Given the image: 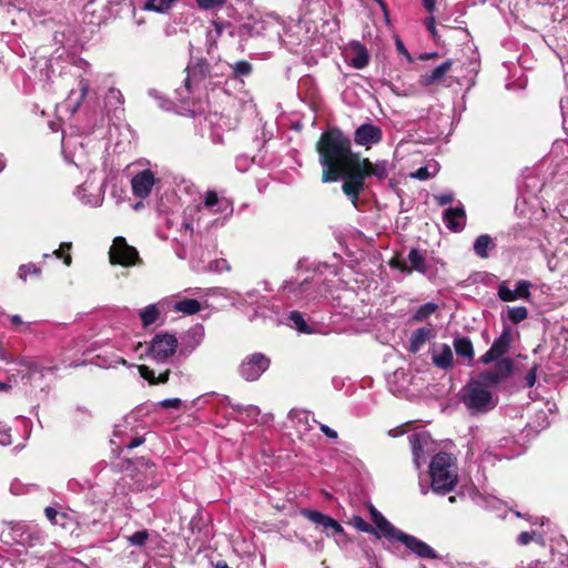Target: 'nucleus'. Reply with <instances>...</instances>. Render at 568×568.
Wrapping results in <instances>:
<instances>
[{
	"label": "nucleus",
	"instance_id": "cd10ccee",
	"mask_svg": "<svg viewBox=\"0 0 568 568\" xmlns=\"http://www.w3.org/2000/svg\"><path fill=\"white\" fill-rule=\"evenodd\" d=\"M369 514L374 528L378 530L377 539L384 537L387 541L393 542L400 530L390 524L383 514L372 505L369 506Z\"/></svg>",
	"mask_w": 568,
	"mask_h": 568
},
{
	"label": "nucleus",
	"instance_id": "37998d69",
	"mask_svg": "<svg viewBox=\"0 0 568 568\" xmlns=\"http://www.w3.org/2000/svg\"><path fill=\"white\" fill-rule=\"evenodd\" d=\"M453 345L458 357L465 358L469 362L474 359V346L469 337H455Z\"/></svg>",
	"mask_w": 568,
	"mask_h": 568
},
{
	"label": "nucleus",
	"instance_id": "4468645a",
	"mask_svg": "<svg viewBox=\"0 0 568 568\" xmlns=\"http://www.w3.org/2000/svg\"><path fill=\"white\" fill-rule=\"evenodd\" d=\"M94 171L90 170L87 180L78 185L73 192L77 200L90 207H100L104 200L105 182H95Z\"/></svg>",
	"mask_w": 568,
	"mask_h": 568
},
{
	"label": "nucleus",
	"instance_id": "f03ea898",
	"mask_svg": "<svg viewBox=\"0 0 568 568\" xmlns=\"http://www.w3.org/2000/svg\"><path fill=\"white\" fill-rule=\"evenodd\" d=\"M234 212L233 201L219 196L215 191H207L203 201L193 206H186L179 231L184 233H203L225 225Z\"/></svg>",
	"mask_w": 568,
	"mask_h": 568
},
{
	"label": "nucleus",
	"instance_id": "20e7f679",
	"mask_svg": "<svg viewBox=\"0 0 568 568\" xmlns=\"http://www.w3.org/2000/svg\"><path fill=\"white\" fill-rule=\"evenodd\" d=\"M341 267L327 263H317L312 267V274L301 282L293 280L284 281L281 291L284 296L297 304L307 305L314 302H321L328 297L332 288V280L338 275Z\"/></svg>",
	"mask_w": 568,
	"mask_h": 568
},
{
	"label": "nucleus",
	"instance_id": "412c9836",
	"mask_svg": "<svg viewBox=\"0 0 568 568\" xmlns=\"http://www.w3.org/2000/svg\"><path fill=\"white\" fill-rule=\"evenodd\" d=\"M302 514L317 527H322L327 537L344 538L346 536L343 526L333 517L314 509H303Z\"/></svg>",
	"mask_w": 568,
	"mask_h": 568
},
{
	"label": "nucleus",
	"instance_id": "4be33fe9",
	"mask_svg": "<svg viewBox=\"0 0 568 568\" xmlns=\"http://www.w3.org/2000/svg\"><path fill=\"white\" fill-rule=\"evenodd\" d=\"M413 453V462L416 468L426 464L427 454L432 450L433 439L427 430L415 432L408 436Z\"/></svg>",
	"mask_w": 568,
	"mask_h": 568
},
{
	"label": "nucleus",
	"instance_id": "9b49d317",
	"mask_svg": "<svg viewBox=\"0 0 568 568\" xmlns=\"http://www.w3.org/2000/svg\"><path fill=\"white\" fill-rule=\"evenodd\" d=\"M428 114L423 122L429 134L435 139H444L448 141V138L453 134L454 126L459 122L462 118L460 110L446 109V112H440L435 109H427Z\"/></svg>",
	"mask_w": 568,
	"mask_h": 568
},
{
	"label": "nucleus",
	"instance_id": "393cba45",
	"mask_svg": "<svg viewBox=\"0 0 568 568\" xmlns=\"http://www.w3.org/2000/svg\"><path fill=\"white\" fill-rule=\"evenodd\" d=\"M343 58L349 67L357 70L367 67L371 60L367 48L359 41H351L343 49Z\"/></svg>",
	"mask_w": 568,
	"mask_h": 568
},
{
	"label": "nucleus",
	"instance_id": "72a5a7b5",
	"mask_svg": "<svg viewBox=\"0 0 568 568\" xmlns=\"http://www.w3.org/2000/svg\"><path fill=\"white\" fill-rule=\"evenodd\" d=\"M407 260L412 270L427 276L428 278L434 276L432 267L427 264L424 254L417 247L410 248Z\"/></svg>",
	"mask_w": 568,
	"mask_h": 568
},
{
	"label": "nucleus",
	"instance_id": "f8f14e48",
	"mask_svg": "<svg viewBox=\"0 0 568 568\" xmlns=\"http://www.w3.org/2000/svg\"><path fill=\"white\" fill-rule=\"evenodd\" d=\"M179 339L173 333L159 332L146 344L145 356L156 363H168L176 353Z\"/></svg>",
	"mask_w": 568,
	"mask_h": 568
},
{
	"label": "nucleus",
	"instance_id": "e2e57ef3",
	"mask_svg": "<svg viewBox=\"0 0 568 568\" xmlns=\"http://www.w3.org/2000/svg\"><path fill=\"white\" fill-rule=\"evenodd\" d=\"M235 77H246L252 72V64L245 60L234 63L232 67Z\"/></svg>",
	"mask_w": 568,
	"mask_h": 568
},
{
	"label": "nucleus",
	"instance_id": "b1692460",
	"mask_svg": "<svg viewBox=\"0 0 568 568\" xmlns=\"http://www.w3.org/2000/svg\"><path fill=\"white\" fill-rule=\"evenodd\" d=\"M394 541L402 542L408 550L422 559H436L438 558L437 551L425 541L415 536L399 531Z\"/></svg>",
	"mask_w": 568,
	"mask_h": 568
},
{
	"label": "nucleus",
	"instance_id": "052dcab7",
	"mask_svg": "<svg viewBox=\"0 0 568 568\" xmlns=\"http://www.w3.org/2000/svg\"><path fill=\"white\" fill-rule=\"evenodd\" d=\"M149 537V531L146 529H142L128 536L126 540L131 546L143 547L146 544Z\"/></svg>",
	"mask_w": 568,
	"mask_h": 568
},
{
	"label": "nucleus",
	"instance_id": "13d9d810",
	"mask_svg": "<svg viewBox=\"0 0 568 568\" xmlns=\"http://www.w3.org/2000/svg\"><path fill=\"white\" fill-rule=\"evenodd\" d=\"M352 523L358 531L373 535L377 538L378 530L375 529L373 525L368 524L363 517L355 515L353 516Z\"/></svg>",
	"mask_w": 568,
	"mask_h": 568
},
{
	"label": "nucleus",
	"instance_id": "bf43d9fd",
	"mask_svg": "<svg viewBox=\"0 0 568 568\" xmlns=\"http://www.w3.org/2000/svg\"><path fill=\"white\" fill-rule=\"evenodd\" d=\"M243 301L247 302L250 306L260 307L264 301H267L264 295L261 294L258 290H248L243 295Z\"/></svg>",
	"mask_w": 568,
	"mask_h": 568
},
{
	"label": "nucleus",
	"instance_id": "a878e982",
	"mask_svg": "<svg viewBox=\"0 0 568 568\" xmlns=\"http://www.w3.org/2000/svg\"><path fill=\"white\" fill-rule=\"evenodd\" d=\"M532 284L528 280H519L516 282L515 288L508 286L507 281L499 283L497 296L503 302H515L518 300H528L530 297V288Z\"/></svg>",
	"mask_w": 568,
	"mask_h": 568
},
{
	"label": "nucleus",
	"instance_id": "ddd939ff",
	"mask_svg": "<svg viewBox=\"0 0 568 568\" xmlns=\"http://www.w3.org/2000/svg\"><path fill=\"white\" fill-rule=\"evenodd\" d=\"M364 160L355 162V164L346 168L339 180H343L342 190L346 196L356 206L361 192L365 187V166Z\"/></svg>",
	"mask_w": 568,
	"mask_h": 568
},
{
	"label": "nucleus",
	"instance_id": "f257e3e1",
	"mask_svg": "<svg viewBox=\"0 0 568 568\" xmlns=\"http://www.w3.org/2000/svg\"><path fill=\"white\" fill-rule=\"evenodd\" d=\"M116 111L124 109H40L39 116L52 132H62L61 151L64 161L79 170L88 169V154L82 141V134L101 131V135L112 136V130L118 129L113 118Z\"/></svg>",
	"mask_w": 568,
	"mask_h": 568
},
{
	"label": "nucleus",
	"instance_id": "9d476101",
	"mask_svg": "<svg viewBox=\"0 0 568 568\" xmlns=\"http://www.w3.org/2000/svg\"><path fill=\"white\" fill-rule=\"evenodd\" d=\"M211 78V65L206 59H197L186 67L184 89L189 93L183 102L200 103L207 94L209 79Z\"/></svg>",
	"mask_w": 568,
	"mask_h": 568
},
{
	"label": "nucleus",
	"instance_id": "49530a36",
	"mask_svg": "<svg viewBox=\"0 0 568 568\" xmlns=\"http://www.w3.org/2000/svg\"><path fill=\"white\" fill-rule=\"evenodd\" d=\"M139 316L144 328L153 325L160 317L158 304H149L139 311Z\"/></svg>",
	"mask_w": 568,
	"mask_h": 568
},
{
	"label": "nucleus",
	"instance_id": "09e8293b",
	"mask_svg": "<svg viewBox=\"0 0 568 568\" xmlns=\"http://www.w3.org/2000/svg\"><path fill=\"white\" fill-rule=\"evenodd\" d=\"M470 498L474 504H476L477 506H479L480 508H484V509H494L496 507V505L499 503V500L497 498H495L493 496H486V495L481 494L480 491H478L477 489H474L470 493Z\"/></svg>",
	"mask_w": 568,
	"mask_h": 568
},
{
	"label": "nucleus",
	"instance_id": "8fccbe9b",
	"mask_svg": "<svg viewBox=\"0 0 568 568\" xmlns=\"http://www.w3.org/2000/svg\"><path fill=\"white\" fill-rule=\"evenodd\" d=\"M258 125L261 126V136L255 138L256 146L262 149L266 142L273 139L275 125L267 124V122H263L262 118H258Z\"/></svg>",
	"mask_w": 568,
	"mask_h": 568
},
{
	"label": "nucleus",
	"instance_id": "e433bc0d",
	"mask_svg": "<svg viewBox=\"0 0 568 568\" xmlns=\"http://www.w3.org/2000/svg\"><path fill=\"white\" fill-rule=\"evenodd\" d=\"M298 95L304 103L308 104V106H317L318 93L311 78H305L300 82Z\"/></svg>",
	"mask_w": 568,
	"mask_h": 568
},
{
	"label": "nucleus",
	"instance_id": "bb28decb",
	"mask_svg": "<svg viewBox=\"0 0 568 568\" xmlns=\"http://www.w3.org/2000/svg\"><path fill=\"white\" fill-rule=\"evenodd\" d=\"M545 258L550 272L568 273V240L561 242L552 253L545 252Z\"/></svg>",
	"mask_w": 568,
	"mask_h": 568
},
{
	"label": "nucleus",
	"instance_id": "aec40b11",
	"mask_svg": "<svg viewBox=\"0 0 568 568\" xmlns=\"http://www.w3.org/2000/svg\"><path fill=\"white\" fill-rule=\"evenodd\" d=\"M513 341V328L509 324L504 323L500 335L495 338L489 349L479 358V362L487 365L504 358V355L511 347Z\"/></svg>",
	"mask_w": 568,
	"mask_h": 568
},
{
	"label": "nucleus",
	"instance_id": "a18cd8bd",
	"mask_svg": "<svg viewBox=\"0 0 568 568\" xmlns=\"http://www.w3.org/2000/svg\"><path fill=\"white\" fill-rule=\"evenodd\" d=\"M528 317V310L526 306L507 307L505 313H501L503 324L507 322L511 324H519Z\"/></svg>",
	"mask_w": 568,
	"mask_h": 568
},
{
	"label": "nucleus",
	"instance_id": "4c0bfd02",
	"mask_svg": "<svg viewBox=\"0 0 568 568\" xmlns=\"http://www.w3.org/2000/svg\"><path fill=\"white\" fill-rule=\"evenodd\" d=\"M433 363L442 369H447L453 366V351L449 345L442 344L438 349L432 354Z\"/></svg>",
	"mask_w": 568,
	"mask_h": 568
},
{
	"label": "nucleus",
	"instance_id": "680f3d73",
	"mask_svg": "<svg viewBox=\"0 0 568 568\" xmlns=\"http://www.w3.org/2000/svg\"><path fill=\"white\" fill-rule=\"evenodd\" d=\"M556 211L562 219L568 220V191L560 190V199L556 204Z\"/></svg>",
	"mask_w": 568,
	"mask_h": 568
},
{
	"label": "nucleus",
	"instance_id": "4d7b16f0",
	"mask_svg": "<svg viewBox=\"0 0 568 568\" xmlns=\"http://www.w3.org/2000/svg\"><path fill=\"white\" fill-rule=\"evenodd\" d=\"M176 0H148L144 4L145 10L165 12L172 8Z\"/></svg>",
	"mask_w": 568,
	"mask_h": 568
},
{
	"label": "nucleus",
	"instance_id": "de8ad7c7",
	"mask_svg": "<svg viewBox=\"0 0 568 568\" xmlns=\"http://www.w3.org/2000/svg\"><path fill=\"white\" fill-rule=\"evenodd\" d=\"M173 310L185 315H193L201 311V304L194 298H184L173 304Z\"/></svg>",
	"mask_w": 568,
	"mask_h": 568
},
{
	"label": "nucleus",
	"instance_id": "7c9ffc66",
	"mask_svg": "<svg viewBox=\"0 0 568 568\" xmlns=\"http://www.w3.org/2000/svg\"><path fill=\"white\" fill-rule=\"evenodd\" d=\"M446 227L454 233L462 232L466 226V210L462 203L443 212Z\"/></svg>",
	"mask_w": 568,
	"mask_h": 568
},
{
	"label": "nucleus",
	"instance_id": "6e6d98bb",
	"mask_svg": "<svg viewBox=\"0 0 568 568\" xmlns=\"http://www.w3.org/2000/svg\"><path fill=\"white\" fill-rule=\"evenodd\" d=\"M124 103L122 92L116 88H110L104 97V106H119Z\"/></svg>",
	"mask_w": 568,
	"mask_h": 568
},
{
	"label": "nucleus",
	"instance_id": "864d4df0",
	"mask_svg": "<svg viewBox=\"0 0 568 568\" xmlns=\"http://www.w3.org/2000/svg\"><path fill=\"white\" fill-rule=\"evenodd\" d=\"M44 515L52 525L65 527L68 520V515L65 513H61L54 507L48 506L44 509Z\"/></svg>",
	"mask_w": 568,
	"mask_h": 568
},
{
	"label": "nucleus",
	"instance_id": "c03bdc74",
	"mask_svg": "<svg viewBox=\"0 0 568 568\" xmlns=\"http://www.w3.org/2000/svg\"><path fill=\"white\" fill-rule=\"evenodd\" d=\"M197 272H214L222 273L231 270L229 262L225 258H214L207 261H201V264L193 265Z\"/></svg>",
	"mask_w": 568,
	"mask_h": 568
},
{
	"label": "nucleus",
	"instance_id": "1a4fd4ad",
	"mask_svg": "<svg viewBox=\"0 0 568 568\" xmlns=\"http://www.w3.org/2000/svg\"><path fill=\"white\" fill-rule=\"evenodd\" d=\"M459 399L471 416H480L491 412L498 404V398L491 390L469 379L459 390Z\"/></svg>",
	"mask_w": 568,
	"mask_h": 568
},
{
	"label": "nucleus",
	"instance_id": "0eeeda50",
	"mask_svg": "<svg viewBox=\"0 0 568 568\" xmlns=\"http://www.w3.org/2000/svg\"><path fill=\"white\" fill-rule=\"evenodd\" d=\"M550 191H552V187L546 184L538 171L528 170L527 173L523 175V184L519 186L520 196L518 200L521 199L523 203L532 207L535 206V202H537L541 209V216L546 217L548 211L551 210V204L548 199Z\"/></svg>",
	"mask_w": 568,
	"mask_h": 568
},
{
	"label": "nucleus",
	"instance_id": "2eb2a0df",
	"mask_svg": "<svg viewBox=\"0 0 568 568\" xmlns=\"http://www.w3.org/2000/svg\"><path fill=\"white\" fill-rule=\"evenodd\" d=\"M494 363L493 369L480 372L476 378H471L489 390L510 377L515 366L514 359L510 357H504Z\"/></svg>",
	"mask_w": 568,
	"mask_h": 568
},
{
	"label": "nucleus",
	"instance_id": "603ef678",
	"mask_svg": "<svg viewBox=\"0 0 568 568\" xmlns=\"http://www.w3.org/2000/svg\"><path fill=\"white\" fill-rule=\"evenodd\" d=\"M141 375L148 379L151 384H164L169 381L170 371H165L163 373H160L158 376H155L154 371L150 369L146 366L140 367Z\"/></svg>",
	"mask_w": 568,
	"mask_h": 568
},
{
	"label": "nucleus",
	"instance_id": "5fc2aeb1",
	"mask_svg": "<svg viewBox=\"0 0 568 568\" xmlns=\"http://www.w3.org/2000/svg\"><path fill=\"white\" fill-rule=\"evenodd\" d=\"M41 273H42V270L40 266H38L34 263H27V264H21L18 267L17 276L22 282H27L29 275L40 277Z\"/></svg>",
	"mask_w": 568,
	"mask_h": 568
},
{
	"label": "nucleus",
	"instance_id": "423d86ee",
	"mask_svg": "<svg viewBox=\"0 0 568 568\" xmlns=\"http://www.w3.org/2000/svg\"><path fill=\"white\" fill-rule=\"evenodd\" d=\"M430 488L437 495L450 493L457 484L456 459L452 454L438 453L429 463Z\"/></svg>",
	"mask_w": 568,
	"mask_h": 568
},
{
	"label": "nucleus",
	"instance_id": "5701e85b",
	"mask_svg": "<svg viewBox=\"0 0 568 568\" xmlns=\"http://www.w3.org/2000/svg\"><path fill=\"white\" fill-rule=\"evenodd\" d=\"M204 337L205 329L201 323L191 326L180 337L178 347L180 355L190 356L203 343Z\"/></svg>",
	"mask_w": 568,
	"mask_h": 568
},
{
	"label": "nucleus",
	"instance_id": "dca6fc26",
	"mask_svg": "<svg viewBox=\"0 0 568 568\" xmlns=\"http://www.w3.org/2000/svg\"><path fill=\"white\" fill-rule=\"evenodd\" d=\"M271 358L264 353L246 355L237 366L239 376L245 382H256L270 368Z\"/></svg>",
	"mask_w": 568,
	"mask_h": 568
},
{
	"label": "nucleus",
	"instance_id": "3c124183",
	"mask_svg": "<svg viewBox=\"0 0 568 568\" xmlns=\"http://www.w3.org/2000/svg\"><path fill=\"white\" fill-rule=\"evenodd\" d=\"M438 310V305L434 302H427L420 305L415 313L412 315L413 322H424L430 315H433Z\"/></svg>",
	"mask_w": 568,
	"mask_h": 568
},
{
	"label": "nucleus",
	"instance_id": "79ce46f5",
	"mask_svg": "<svg viewBox=\"0 0 568 568\" xmlns=\"http://www.w3.org/2000/svg\"><path fill=\"white\" fill-rule=\"evenodd\" d=\"M495 248L496 244L493 237L488 234H481L477 236L473 244L475 254L480 258H487L489 256V251Z\"/></svg>",
	"mask_w": 568,
	"mask_h": 568
},
{
	"label": "nucleus",
	"instance_id": "c85d7f7f",
	"mask_svg": "<svg viewBox=\"0 0 568 568\" xmlns=\"http://www.w3.org/2000/svg\"><path fill=\"white\" fill-rule=\"evenodd\" d=\"M155 184V178L151 170L145 169L135 174L131 180L133 194L139 199H146Z\"/></svg>",
	"mask_w": 568,
	"mask_h": 568
},
{
	"label": "nucleus",
	"instance_id": "6ab92c4d",
	"mask_svg": "<svg viewBox=\"0 0 568 568\" xmlns=\"http://www.w3.org/2000/svg\"><path fill=\"white\" fill-rule=\"evenodd\" d=\"M110 262L122 266H134L142 262L134 246L128 244L123 236H116L110 247Z\"/></svg>",
	"mask_w": 568,
	"mask_h": 568
},
{
	"label": "nucleus",
	"instance_id": "0e129e2a",
	"mask_svg": "<svg viewBox=\"0 0 568 568\" xmlns=\"http://www.w3.org/2000/svg\"><path fill=\"white\" fill-rule=\"evenodd\" d=\"M253 158L246 155V154H240L235 159V168L239 172L245 173L248 171L250 166L253 163Z\"/></svg>",
	"mask_w": 568,
	"mask_h": 568
},
{
	"label": "nucleus",
	"instance_id": "ea45409f",
	"mask_svg": "<svg viewBox=\"0 0 568 568\" xmlns=\"http://www.w3.org/2000/svg\"><path fill=\"white\" fill-rule=\"evenodd\" d=\"M221 403L230 406L232 410L237 414L239 416L246 415L251 419H256L258 415L261 414V410L255 405H247L244 406L242 404L233 403L231 398L226 395H222Z\"/></svg>",
	"mask_w": 568,
	"mask_h": 568
},
{
	"label": "nucleus",
	"instance_id": "58836bf2",
	"mask_svg": "<svg viewBox=\"0 0 568 568\" xmlns=\"http://www.w3.org/2000/svg\"><path fill=\"white\" fill-rule=\"evenodd\" d=\"M433 336L434 334L432 328L419 327L415 329L409 337L408 351L413 354L417 353Z\"/></svg>",
	"mask_w": 568,
	"mask_h": 568
},
{
	"label": "nucleus",
	"instance_id": "774afa93",
	"mask_svg": "<svg viewBox=\"0 0 568 568\" xmlns=\"http://www.w3.org/2000/svg\"><path fill=\"white\" fill-rule=\"evenodd\" d=\"M537 381V366H532L525 375L523 381V386L526 388H531Z\"/></svg>",
	"mask_w": 568,
	"mask_h": 568
},
{
	"label": "nucleus",
	"instance_id": "69168bd1",
	"mask_svg": "<svg viewBox=\"0 0 568 568\" xmlns=\"http://www.w3.org/2000/svg\"><path fill=\"white\" fill-rule=\"evenodd\" d=\"M564 354H565V348H561L560 346L554 348L551 352V355H550V362L558 366H562V367L568 366V354L565 357V363L559 362V359L561 358V356Z\"/></svg>",
	"mask_w": 568,
	"mask_h": 568
},
{
	"label": "nucleus",
	"instance_id": "f704fd0d",
	"mask_svg": "<svg viewBox=\"0 0 568 568\" xmlns=\"http://www.w3.org/2000/svg\"><path fill=\"white\" fill-rule=\"evenodd\" d=\"M452 67H453L452 60L448 59V60L444 61L442 64L437 65L433 70L425 72L422 75V83L425 85H433V84L440 83L445 79L447 73L452 70Z\"/></svg>",
	"mask_w": 568,
	"mask_h": 568
},
{
	"label": "nucleus",
	"instance_id": "6e6552de",
	"mask_svg": "<svg viewBox=\"0 0 568 568\" xmlns=\"http://www.w3.org/2000/svg\"><path fill=\"white\" fill-rule=\"evenodd\" d=\"M0 536L6 544H14L26 548L43 545L47 537L39 525L32 521H9Z\"/></svg>",
	"mask_w": 568,
	"mask_h": 568
},
{
	"label": "nucleus",
	"instance_id": "a211bd4d",
	"mask_svg": "<svg viewBox=\"0 0 568 568\" xmlns=\"http://www.w3.org/2000/svg\"><path fill=\"white\" fill-rule=\"evenodd\" d=\"M125 470L135 471L132 477L135 479L134 484L138 490L153 487L155 484V464L149 458L128 459Z\"/></svg>",
	"mask_w": 568,
	"mask_h": 568
},
{
	"label": "nucleus",
	"instance_id": "473e14b6",
	"mask_svg": "<svg viewBox=\"0 0 568 568\" xmlns=\"http://www.w3.org/2000/svg\"><path fill=\"white\" fill-rule=\"evenodd\" d=\"M277 324H284L291 328L296 329L298 333L311 334L312 327L306 323L303 314L298 311H291L283 314L282 317L276 320Z\"/></svg>",
	"mask_w": 568,
	"mask_h": 568
},
{
	"label": "nucleus",
	"instance_id": "39448f33",
	"mask_svg": "<svg viewBox=\"0 0 568 568\" xmlns=\"http://www.w3.org/2000/svg\"><path fill=\"white\" fill-rule=\"evenodd\" d=\"M180 116L194 120L201 135L207 134L214 144L223 143V132L234 130L237 125V110L227 109V113L211 109H171Z\"/></svg>",
	"mask_w": 568,
	"mask_h": 568
},
{
	"label": "nucleus",
	"instance_id": "2f4dec72",
	"mask_svg": "<svg viewBox=\"0 0 568 568\" xmlns=\"http://www.w3.org/2000/svg\"><path fill=\"white\" fill-rule=\"evenodd\" d=\"M287 418L301 436L307 434L312 429V423H317L314 417H311V413L308 410L298 408H292L288 412Z\"/></svg>",
	"mask_w": 568,
	"mask_h": 568
},
{
	"label": "nucleus",
	"instance_id": "338daca9",
	"mask_svg": "<svg viewBox=\"0 0 568 568\" xmlns=\"http://www.w3.org/2000/svg\"><path fill=\"white\" fill-rule=\"evenodd\" d=\"M196 4L202 10H211L221 8L225 4L226 0H195Z\"/></svg>",
	"mask_w": 568,
	"mask_h": 568
},
{
	"label": "nucleus",
	"instance_id": "c9c22d12",
	"mask_svg": "<svg viewBox=\"0 0 568 568\" xmlns=\"http://www.w3.org/2000/svg\"><path fill=\"white\" fill-rule=\"evenodd\" d=\"M364 160V166H365V178L374 176L377 180H385L390 171V163L387 160H381L375 163H372L368 159Z\"/></svg>",
	"mask_w": 568,
	"mask_h": 568
},
{
	"label": "nucleus",
	"instance_id": "f3484780",
	"mask_svg": "<svg viewBox=\"0 0 568 568\" xmlns=\"http://www.w3.org/2000/svg\"><path fill=\"white\" fill-rule=\"evenodd\" d=\"M18 369L17 376L21 378L24 384L33 387H41V381L55 371L53 366H44L38 361L22 357L17 361Z\"/></svg>",
	"mask_w": 568,
	"mask_h": 568
},
{
	"label": "nucleus",
	"instance_id": "7ed1b4c3",
	"mask_svg": "<svg viewBox=\"0 0 568 568\" xmlns=\"http://www.w3.org/2000/svg\"><path fill=\"white\" fill-rule=\"evenodd\" d=\"M324 183L336 182L346 168L363 160L352 151L351 140L337 128L324 131L316 144Z\"/></svg>",
	"mask_w": 568,
	"mask_h": 568
},
{
	"label": "nucleus",
	"instance_id": "a19ab883",
	"mask_svg": "<svg viewBox=\"0 0 568 568\" xmlns=\"http://www.w3.org/2000/svg\"><path fill=\"white\" fill-rule=\"evenodd\" d=\"M89 91H90V85H89L88 80L81 79L78 83V88L71 90V92L67 99L68 106H81L84 103Z\"/></svg>",
	"mask_w": 568,
	"mask_h": 568
},
{
	"label": "nucleus",
	"instance_id": "c756f323",
	"mask_svg": "<svg viewBox=\"0 0 568 568\" xmlns=\"http://www.w3.org/2000/svg\"><path fill=\"white\" fill-rule=\"evenodd\" d=\"M382 139L381 128L368 122L361 124L354 132L355 143L363 146L377 144Z\"/></svg>",
	"mask_w": 568,
	"mask_h": 568
}]
</instances>
